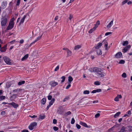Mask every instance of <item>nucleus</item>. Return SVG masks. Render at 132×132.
Listing matches in <instances>:
<instances>
[{
	"mask_svg": "<svg viewBox=\"0 0 132 132\" xmlns=\"http://www.w3.org/2000/svg\"><path fill=\"white\" fill-rule=\"evenodd\" d=\"M69 97L68 96H67L63 100V102H65L67 101V100L69 99Z\"/></svg>",
	"mask_w": 132,
	"mask_h": 132,
	"instance_id": "35",
	"label": "nucleus"
},
{
	"mask_svg": "<svg viewBox=\"0 0 132 132\" xmlns=\"http://www.w3.org/2000/svg\"><path fill=\"white\" fill-rule=\"evenodd\" d=\"M41 36H40L38 37L35 40V41H34L33 42H32V43H31L28 46H26V49H28L29 47H31L32 44H34L35 43V42H37L38 40L40 39L41 38Z\"/></svg>",
	"mask_w": 132,
	"mask_h": 132,
	"instance_id": "8",
	"label": "nucleus"
},
{
	"mask_svg": "<svg viewBox=\"0 0 132 132\" xmlns=\"http://www.w3.org/2000/svg\"><path fill=\"white\" fill-rule=\"evenodd\" d=\"M45 116L44 115L42 116V115H40L39 116V118L40 119H43L45 118Z\"/></svg>",
	"mask_w": 132,
	"mask_h": 132,
	"instance_id": "37",
	"label": "nucleus"
},
{
	"mask_svg": "<svg viewBox=\"0 0 132 132\" xmlns=\"http://www.w3.org/2000/svg\"><path fill=\"white\" fill-rule=\"evenodd\" d=\"M61 79H62L61 82H63L64 81L65 79V77L64 76H63L61 77Z\"/></svg>",
	"mask_w": 132,
	"mask_h": 132,
	"instance_id": "41",
	"label": "nucleus"
},
{
	"mask_svg": "<svg viewBox=\"0 0 132 132\" xmlns=\"http://www.w3.org/2000/svg\"><path fill=\"white\" fill-rule=\"evenodd\" d=\"M58 35H56V36H55V37L53 38V39H54L55 40H56L58 39Z\"/></svg>",
	"mask_w": 132,
	"mask_h": 132,
	"instance_id": "50",
	"label": "nucleus"
},
{
	"mask_svg": "<svg viewBox=\"0 0 132 132\" xmlns=\"http://www.w3.org/2000/svg\"><path fill=\"white\" fill-rule=\"evenodd\" d=\"M23 42L24 40L23 39L21 40L20 41V43L21 44L23 43Z\"/></svg>",
	"mask_w": 132,
	"mask_h": 132,
	"instance_id": "60",
	"label": "nucleus"
},
{
	"mask_svg": "<svg viewBox=\"0 0 132 132\" xmlns=\"http://www.w3.org/2000/svg\"><path fill=\"white\" fill-rule=\"evenodd\" d=\"M128 44V41H123L122 43V45L123 46H126Z\"/></svg>",
	"mask_w": 132,
	"mask_h": 132,
	"instance_id": "23",
	"label": "nucleus"
},
{
	"mask_svg": "<svg viewBox=\"0 0 132 132\" xmlns=\"http://www.w3.org/2000/svg\"><path fill=\"white\" fill-rule=\"evenodd\" d=\"M81 47V46L80 45H77L74 48V50H78Z\"/></svg>",
	"mask_w": 132,
	"mask_h": 132,
	"instance_id": "20",
	"label": "nucleus"
},
{
	"mask_svg": "<svg viewBox=\"0 0 132 132\" xmlns=\"http://www.w3.org/2000/svg\"><path fill=\"white\" fill-rule=\"evenodd\" d=\"M55 101V99L54 98H52L51 101L50 102L49 105L51 106L52 105L53 103H54Z\"/></svg>",
	"mask_w": 132,
	"mask_h": 132,
	"instance_id": "27",
	"label": "nucleus"
},
{
	"mask_svg": "<svg viewBox=\"0 0 132 132\" xmlns=\"http://www.w3.org/2000/svg\"><path fill=\"white\" fill-rule=\"evenodd\" d=\"M26 17V15H24L23 18L21 19L20 22L19 23V25H20L21 24L23 23L24 21V19Z\"/></svg>",
	"mask_w": 132,
	"mask_h": 132,
	"instance_id": "16",
	"label": "nucleus"
},
{
	"mask_svg": "<svg viewBox=\"0 0 132 132\" xmlns=\"http://www.w3.org/2000/svg\"><path fill=\"white\" fill-rule=\"evenodd\" d=\"M7 2L6 1L3 2L1 4V6L2 9H4L5 8L7 5Z\"/></svg>",
	"mask_w": 132,
	"mask_h": 132,
	"instance_id": "9",
	"label": "nucleus"
},
{
	"mask_svg": "<svg viewBox=\"0 0 132 132\" xmlns=\"http://www.w3.org/2000/svg\"><path fill=\"white\" fill-rule=\"evenodd\" d=\"M29 116L31 118H34L37 117V116L35 115H33V116Z\"/></svg>",
	"mask_w": 132,
	"mask_h": 132,
	"instance_id": "61",
	"label": "nucleus"
},
{
	"mask_svg": "<svg viewBox=\"0 0 132 132\" xmlns=\"http://www.w3.org/2000/svg\"><path fill=\"white\" fill-rule=\"evenodd\" d=\"M125 63V61L123 60H121L119 61V63L120 64H123Z\"/></svg>",
	"mask_w": 132,
	"mask_h": 132,
	"instance_id": "33",
	"label": "nucleus"
},
{
	"mask_svg": "<svg viewBox=\"0 0 132 132\" xmlns=\"http://www.w3.org/2000/svg\"><path fill=\"white\" fill-rule=\"evenodd\" d=\"M9 105L12 106L14 108H16L18 107L19 105L14 102H12L8 103Z\"/></svg>",
	"mask_w": 132,
	"mask_h": 132,
	"instance_id": "15",
	"label": "nucleus"
},
{
	"mask_svg": "<svg viewBox=\"0 0 132 132\" xmlns=\"http://www.w3.org/2000/svg\"><path fill=\"white\" fill-rule=\"evenodd\" d=\"M14 20L15 19L14 18H13L10 20L8 26L6 30V31L10 30L13 28L14 24Z\"/></svg>",
	"mask_w": 132,
	"mask_h": 132,
	"instance_id": "2",
	"label": "nucleus"
},
{
	"mask_svg": "<svg viewBox=\"0 0 132 132\" xmlns=\"http://www.w3.org/2000/svg\"><path fill=\"white\" fill-rule=\"evenodd\" d=\"M57 113L59 114H61L63 113V110L62 107L59 108L57 110Z\"/></svg>",
	"mask_w": 132,
	"mask_h": 132,
	"instance_id": "11",
	"label": "nucleus"
},
{
	"mask_svg": "<svg viewBox=\"0 0 132 132\" xmlns=\"http://www.w3.org/2000/svg\"><path fill=\"white\" fill-rule=\"evenodd\" d=\"M120 114V112H117L114 116V117L115 118H116L117 117H118Z\"/></svg>",
	"mask_w": 132,
	"mask_h": 132,
	"instance_id": "29",
	"label": "nucleus"
},
{
	"mask_svg": "<svg viewBox=\"0 0 132 132\" xmlns=\"http://www.w3.org/2000/svg\"><path fill=\"white\" fill-rule=\"evenodd\" d=\"M50 84L52 87H54L58 85V83L57 82L53 81H51L50 82Z\"/></svg>",
	"mask_w": 132,
	"mask_h": 132,
	"instance_id": "13",
	"label": "nucleus"
},
{
	"mask_svg": "<svg viewBox=\"0 0 132 132\" xmlns=\"http://www.w3.org/2000/svg\"><path fill=\"white\" fill-rule=\"evenodd\" d=\"M20 3V0H18L17 1L16 5L19 6Z\"/></svg>",
	"mask_w": 132,
	"mask_h": 132,
	"instance_id": "47",
	"label": "nucleus"
},
{
	"mask_svg": "<svg viewBox=\"0 0 132 132\" xmlns=\"http://www.w3.org/2000/svg\"><path fill=\"white\" fill-rule=\"evenodd\" d=\"M73 79L71 76H69L68 77V81H69V84H70L72 81Z\"/></svg>",
	"mask_w": 132,
	"mask_h": 132,
	"instance_id": "22",
	"label": "nucleus"
},
{
	"mask_svg": "<svg viewBox=\"0 0 132 132\" xmlns=\"http://www.w3.org/2000/svg\"><path fill=\"white\" fill-rule=\"evenodd\" d=\"M93 71H91L92 72H95L97 73H98L101 72L102 70L101 68H98L97 67H94L92 69Z\"/></svg>",
	"mask_w": 132,
	"mask_h": 132,
	"instance_id": "5",
	"label": "nucleus"
},
{
	"mask_svg": "<svg viewBox=\"0 0 132 132\" xmlns=\"http://www.w3.org/2000/svg\"><path fill=\"white\" fill-rule=\"evenodd\" d=\"M9 18L7 15H6L3 16L1 19V24L2 26H5L7 24V22Z\"/></svg>",
	"mask_w": 132,
	"mask_h": 132,
	"instance_id": "3",
	"label": "nucleus"
},
{
	"mask_svg": "<svg viewBox=\"0 0 132 132\" xmlns=\"http://www.w3.org/2000/svg\"><path fill=\"white\" fill-rule=\"evenodd\" d=\"M79 124L80 125L85 127L89 128H91V126H88L86 123L82 122H80Z\"/></svg>",
	"mask_w": 132,
	"mask_h": 132,
	"instance_id": "12",
	"label": "nucleus"
},
{
	"mask_svg": "<svg viewBox=\"0 0 132 132\" xmlns=\"http://www.w3.org/2000/svg\"><path fill=\"white\" fill-rule=\"evenodd\" d=\"M73 16L72 15H71V14H70V16L69 18V20H70V21H71V20L73 18Z\"/></svg>",
	"mask_w": 132,
	"mask_h": 132,
	"instance_id": "53",
	"label": "nucleus"
},
{
	"mask_svg": "<svg viewBox=\"0 0 132 132\" xmlns=\"http://www.w3.org/2000/svg\"><path fill=\"white\" fill-rule=\"evenodd\" d=\"M46 101V99L45 98H43L41 100V103L43 104H44L45 103Z\"/></svg>",
	"mask_w": 132,
	"mask_h": 132,
	"instance_id": "24",
	"label": "nucleus"
},
{
	"mask_svg": "<svg viewBox=\"0 0 132 132\" xmlns=\"http://www.w3.org/2000/svg\"><path fill=\"white\" fill-rule=\"evenodd\" d=\"M100 116V114L99 113H97L95 115V117L96 118H98Z\"/></svg>",
	"mask_w": 132,
	"mask_h": 132,
	"instance_id": "45",
	"label": "nucleus"
},
{
	"mask_svg": "<svg viewBox=\"0 0 132 132\" xmlns=\"http://www.w3.org/2000/svg\"><path fill=\"white\" fill-rule=\"evenodd\" d=\"M96 53L98 55H100L102 54V51L101 50L98 49L97 50Z\"/></svg>",
	"mask_w": 132,
	"mask_h": 132,
	"instance_id": "21",
	"label": "nucleus"
},
{
	"mask_svg": "<svg viewBox=\"0 0 132 132\" xmlns=\"http://www.w3.org/2000/svg\"><path fill=\"white\" fill-rule=\"evenodd\" d=\"M67 52L68 56H70L71 55V51H70L68 49V50H67Z\"/></svg>",
	"mask_w": 132,
	"mask_h": 132,
	"instance_id": "30",
	"label": "nucleus"
},
{
	"mask_svg": "<svg viewBox=\"0 0 132 132\" xmlns=\"http://www.w3.org/2000/svg\"><path fill=\"white\" fill-rule=\"evenodd\" d=\"M118 98H122V96L121 95H118L117 96Z\"/></svg>",
	"mask_w": 132,
	"mask_h": 132,
	"instance_id": "58",
	"label": "nucleus"
},
{
	"mask_svg": "<svg viewBox=\"0 0 132 132\" xmlns=\"http://www.w3.org/2000/svg\"><path fill=\"white\" fill-rule=\"evenodd\" d=\"M3 60L5 63L8 64L10 65L11 63V60L7 57L5 56L3 58Z\"/></svg>",
	"mask_w": 132,
	"mask_h": 132,
	"instance_id": "4",
	"label": "nucleus"
},
{
	"mask_svg": "<svg viewBox=\"0 0 132 132\" xmlns=\"http://www.w3.org/2000/svg\"><path fill=\"white\" fill-rule=\"evenodd\" d=\"M71 112L70 111H68L67 112V113H66V114L67 115H70L71 114Z\"/></svg>",
	"mask_w": 132,
	"mask_h": 132,
	"instance_id": "59",
	"label": "nucleus"
},
{
	"mask_svg": "<svg viewBox=\"0 0 132 132\" xmlns=\"http://www.w3.org/2000/svg\"><path fill=\"white\" fill-rule=\"evenodd\" d=\"M122 54L120 52H119L117 53L115 55V57L117 58H119L122 57Z\"/></svg>",
	"mask_w": 132,
	"mask_h": 132,
	"instance_id": "14",
	"label": "nucleus"
},
{
	"mask_svg": "<svg viewBox=\"0 0 132 132\" xmlns=\"http://www.w3.org/2000/svg\"><path fill=\"white\" fill-rule=\"evenodd\" d=\"M125 129L124 127H122L121 129L118 132H125Z\"/></svg>",
	"mask_w": 132,
	"mask_h": 132,
	"instance_id": "36",
	"label": "nucleus"
},
{
	"mask_svg": "<svg viewBox=\"0 0 132 132\" xmlns=\"http://www.w3.org/2000/svg\"><path fill=\"white\" fill-rule=\"evenodd\" d=\"M76 126L77 128L78 129H79L81 128V126L78 124H76Z\"/></svg>",
	"mask_w": 132,
	"mask_h": 132,
	"instance_id": "44",
	"label": "nucleus"
},
{
	"mask_svg": "<svg viewBox=\"0 0 132 132\" xmlns=\"http://www.w3.org/2000/svg\"><path fill=\"white\" fill-rule=\"evenodd\" d=\"M127 129L130 131H132V126H130L128 127Z\"/></svg>",
	"mask_w": 132,
	"mask_h": 132,
	"instance_id": "43",
	"label": "nucleus"
},
{
	"mask_svg": "<svg viewBox=\"0 0 132 132\" xmlns=\"http://www.w3.org/2000/svg\"><path fill=\"white\" fill-rule=\"evenodd\" d=\"M6 45H5L3 47H2L0 51L1 52H4L6 51Z\"/></svg>",
	"mask_w": 132,
	"mask_h": 132,
	"instance_id": "18",
	"label": "nucleus"
},
{
	"mask_svg": "<svg viewBox=\"0 0 132 132\" xmlns=\"http://www.w3.org/2000/svg\"><path fill=\"white\" fill-rule=\"evenodd\" d=\"M112 34V32H107L105 33V35L106 36L108 35Z\"/></svg>",
	"mask_w": 132,
	"mask_h": 132,
	"instance_id": "54",
	"label": "nucleus"
},
{
	"mask_svg": "<svg viewBox=\"0 0 132 132\" xmlns=\"http://www.w3.org/2000/svg\"><path fill=\"white\" fill-rule=\"evenodd\" d=\"M75 121L74 119L73 118H72L71 121V123L72 124H73L75 123Z\"/></svg>",
	"mask_w": 132,
	"mask_h": 132,
	"instance_id": "42",
	"label": "nucleus"
},
{
	"mask_svg": "<svg viewBox=\"0 0 132 132\" xmlns=\"http://www.w3.org/2000/svg\"><path fill=\"white\" fill-rule=\"evenodd\" d=\"M131 47V46L130 45H128L126 46L123 49L122 52L124 53H125L129 50Z\"/></svg>",
	"mask_w": 132,
	"mask_h": 132,
	"instance_id": "10",
	"label": "nucleus"
},
{
	"mask_svg": "<svg viewBox=\"0 0 132 132\" xmlns=\"http://www.w3.org/2000/svg\"><path fill=\"white\" fill-rule=\"evenodd\" d=\"M114 100L116 101H119V98L117 97H116L114 98Z\"/></svg>",
	"mask_w": 132,
	"mask_h": 132,
	"instance_id": "57",
	"label": "nucleus"
},
{
	"mask_svg": "<svg viewBox=\"0 0 132 132\" xmlns=\"http://www.w3.org/2000/svg\"><path fill=\"white\" fill-rule=\"evenodd\" d=\"M59 65H58L57 67L55 68L54 69V71H57L59 69Z\"/></svg>",
	"mask_w": 132,
	"mask_h": 132,
	"instance_id": "49",
	"label": "nucleus"
},
{
	"mask_svg": "<svg viewBox=\"0 0 132 132\" xmlns=\"http://www.w3.org/2000/svg\"><path fill=\"white\" fill-rule=\"evenodd\" d=\"M102 90L100 89H99L96 90H94L92 92V93H94L96 92H99L101 91Z\"/></svg>",
	"mask_w": 132,
	"mask_h": 132,
	"instance_id": "17",
	"label": "nucleus"
},
{
	"mask_svg": "<svg viewBox=\"0 0 132 132\" xmlns=\"http://www.w3.org/2000/svg\"><path fill=\"white\" fill-rule=\"evenodd\" d=\"M96 27L95 26V27H94L92 29H90L89 31V32L90 33H91L92 32L94 31L96 29Z\"/></svg>",
	"mask_w": 132,
	"mask_h": 132,
	"instance_id": "25",
	"label": "nucleus"
},
{
	"mask_svg": "<svg viewBox=\"0 0 132 132\" xmlns=\"http://www.w3.org/2000/svg\"><path fill=\"white\" fill-rule=\"evenodd\" d=\"M25 83V81L24 80H22L18 82V85H21L24 84Z\"/></svg>",
	"mask_w": 132,
	"mask_h": 132,
	"instance_id": "26",
	"label": "nucleus"
},
{
	"mask_svg": "<svg viewBox=\"0 0 132 132\" xmlns=\"http://www.w3.org/2000/svg\"><path fill=\"white\" fill-rule=\"evenodd\" d=\"M21 132H29V131L27 130H22Z\"/></svg>",
	"mask_w": 132,
	"mask_h": 132,
	"instance_id": "64",
	"label": "nucleus"
},
{
	"mask_svg": "<svg viewBox=\"0 0 132 132\" xmlns=\"http://www.w3.org/2000/svg\"><path fill=\"white\" fill-rule=\"evenodd\" d=\"M28 57V55L26 54L25 55L22 59L21 60L23 61L24 60L26 59Z\"/></svg>",
	"mask_w": 132,
	"mask_h": 132,
	"instance_id": "28",
	"label": "nucleus"
},
{
	"mask_svg": "<svg viewBox=\"0 0 132 132\" xmlns=\"http://www.w3.org/2000/svg\"><path fill=\"white\" fill-rule=\"evenodd\" d=\"M53 129L55 131H56L57 130L59 129V128L58 127L55 126L53 127Z\"/></svg>",
	"mask_w": 132,
	"mask_h": 132,
	"instance_id": "46",
	"label": "nucleus"
},
{
	"mask_svg": "<svg viewBox=\"0 0 132 132\" xmlns=\"http://www.w3.org/2000/svg\"><path fill=\"white\" fill-rule=\"evenodd\" d=\"M5 96H0V101L5 99Z\"/></svg>",
	"mask_w": 132,
	"mask_h": 132,
	"instance_id": "34",
	"label": "nucleus"
},
{
	"mask_svg": "<svg viewBox=\"0 0 132 132\" xmlns=\"http://www.w3.org/2000/svg\"><path fill=\"white\" fill-rule=\"evenodd\" d=\"M128 2L127 0H125L123 1L122 3V5H123L125 4L126 3H127Z\"/></svg>",
	"mask_w": 132,
	"mask_h": 132,
	"instance_id": "40",
	"label": "nucleus"
},
{
	"mask_svg": "<svg viewBox=\"0 0 132 132\" xmlns=\"http://www.w3.org/2000/svg\"><path fill=\"white\" fill-rule=\"evenodd\" d=\"M100 24V21H97L96 22V23L94 25V27H95L96 26V28L98 27V25H99Z\"/></svg>",
	"mask_w": 132,
	"mask_h": 132,
	"instance_id": "31",
	"label": "nucleus"
},
{
	"mask_svg": "<svg viewBox=\"0 0 132 132\" xmlns=\"http://www.w3.org/2000/svg\"><path fill=\"white\" fill-rule=\"evenodd\" d=\"M94 84L95 85H100V83L99 81H96L94 82Z\"/></svg>",
	"mask_w": 132,
	"mask_h": 132,
	"instance_id": "38",
	"label": "nucleus"
},
{
	"mask_svg": "<svg viewBox=\"0 0 132 132\" xmlns=\"http://www.w3.org/2000/svg\"><path fill=\"white\" fill-rule=\"evenodd\" d=\"M5 114V112L4 111H2L1 112V114L2 115H4Z\"/></svg>",
	"mask_w": 132,
	"mask_h": 132,
	"instance_id": "56",
	"label": "nucleus"
},
{
	"mask_svg": "<svg viewBox=\"0 0 132 132\" xmlns=\"http://www.w3.org/2000/svg\"><path fill=\"white\" fill-rule=\"evenodd\" d=\"M71 86V85L70 84H69L66 87V89H69L70 87Z\"/></svg>",
	"mask_w": 132,
	"mask_h": 132,
	"instance_id": "52",
	"label": "nucleus"
},
{
	"mask_svg": "<svg viewBox=\"0 0 132 132\" xmlns=\"http://www.w3.org/2000/svg\"><path fill=\"white\" fill-rule=\"evenodd\" d=\"M58 16H56L55 17V18L54 19V20L55 21H56L57 20V19H58Z\"/></svg>",
	"mask_w": 132,
	"mask_h": 132,
	"instance_id": "62",
	"label": "nucleus"
},
{
	"mask_svg": "<svg viewBox=\"0 0 132 132\" xmlns=\"http://www.w3.org/2000/svg\"><path fill=\"white\" fill-rule=\"evenodd\" d=\"M52 98V97L51 95H49L48 96V99L49 100H51Z\"/></svg>",
	"mask_w": 132,
	"mask_h": 132,
	"instance_id": "51",
	"label": "nucleus"
},
{
	"mask_svg": "<svg viewBox=\"0 0 132 132\" xmlns=\"http://www.w3.org/2000/svg\"><path fill=\"white\" fill-rule=\"evenodd\" d=\"M102 44L104 45V46L105 47V50H107L109 48V47H108V43L105 39L103 40L102 43H98L97 46L95 47V48L96 49H98L102 46Z\"/></svg>",
	"mask_w": 132,
	"mask_h": 132,
	"instance_id": "1",
	"label": "nucleus"
},
{
	"mask_svg": "<svg viewBox=\"0 0 132 132\" xmlns=\"http://www.w3.org/2000/svg\"><path fill=\"white\" fill-rule=\"evenodd\" d=\"M53 122L54 124H56L57 123V120L55 119H54L53 120Z\"/></svg>",
	"mask_w": 132,
	"mask_h": 132,
	"instance_id": "55",
	"label": "nucleus"
},
{
	"mask_svg": "<svg viewBox=\"0 0 132 132\" xmlns=\"http://www.w3.org/2000/svg\"><path fill=\"white\" fill-rule=\"evenodd\" d=\"M98 102V100H96V101H93V103H97Z\"/></svg>",
	"mask_w": 132,
	"mask_h": 132,
	"instance_id": "63",
	"label": "nucleus"
},
{
	"mask_svg": "<svg viewBox=\"0 0 132 132\" xmlns=\"http://www.w3.org/2000/svg\"><path fill=\"white\" fill-rule=\"evenodd\" d=\"M95 75L96 77L97 78L103 77L104 76V73L103 72H102L101 71V72L96 73Z\"/></svg>",
	"mask_w": 132,
	"mask_h": 132,
	"instance_id": "7",
	"label": "nucleus"
},
{
	"mask_svg": "<svg viewBox=\"0 0 132 132\" xmlns=\"http://www.w3.org/2000/svg\"><path fill=\"white\" fill-rule=\"evenodd\" d=\"M113 23V20H112L108 24L107 27L108 29L110 28L112 26V25Z\"/></svg>",
	"mask_w": 132,
	"mask_h": 132,
	"instance_id": "19",
	"label": "nucleus"
},
{
	"mask_svg": "<svg viewBox=\"0 0 132 132\" xmlns=\"http://www.w3.org/2000/svg\"><path fill=\"white\" fill-rule=\"evenodd\" d=\"M122 76L124 78H125L127 77V75L124 72L122 75Z\"/></svg>",
	"mask_w": 132,
	"mask_h": 132,
	"instance_id": "39",
	"label": "nucleus"
},
{
	"mask_svg": "<svg viewBox=\"0 0 132 132\" xmlns=\"http://www.w3.org/2000/svg\"><path fill=\"white\" fill-rule=\"evenodd\" d=\"M21 90L20 89H16L14 90H13V92H20Z\"/></svg>",
	"mask_w": 132,
	"mask_h": 132,
	"instance_id": "48",
	"label": "nucleus"
},
{
	"mask_svg": "<svg viewBox=\"0 0 132 132\" xmlns=\"http://www.w3.org/2000/svg\"><path fill=\"white\" fill-rule=\"evenodd\" d=\"M89 93V92L88 90H84L83 92V94H88Z\"/></svg>",
	"mask_w": 132,
	"mask_h": 132,
	"instance_id": "32",
	"label": "nucleus"
},
{
	"mask_svg": "<svg viewBox=\"0 0 132 132\" xmlns=\"http://www.w3.org/2000/svg\"><path fill=\"white\" fill-rule=\"evenodd\" d=\"M37 125V123L34 122L31 123L30 125L29 126V129L31 130H32L34 127L36 126Z\"/></svg>",
	"mask_w": 132,
	"mask_h": 132,
	"instance_id": "6",
	"label": "nucleus"
}]
</instances>
